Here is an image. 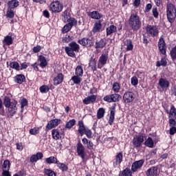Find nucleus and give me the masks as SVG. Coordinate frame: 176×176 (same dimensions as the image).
I'll list each match as a JSON object with an SVG mask.
<instances>
[{"instance_id":"1","label":"nucleus","mask_w":176,"mask_h":176,"mask_svg":"<svg viewBox=\"0 0 176 176\" xmlns=\"http://www.w3.org/2000/svg\"><path fill=\"white\" fill-rule=\"evenodd\" d=\"M129 24L133 31H138L141 28L142 23L138 13L132 12L129 19Z\"/></svg>"},{"instance_id":"2","label":"nucleus","mask_w":176,"mask_h":176,"mask_svg":"<svg viewBox=\"0 0 176 176\" xmlns=\"http://www.w3.org/2000/svg\"><path fill=\"white\" fill-rule=\"evenodd\" d=\"M4 105L6 108H8V115H10V116L16 115V113L17 112V107H16V105H17V101H11L8 96H5Z\"/></svg>"},{"instance_id":"3","label":"nucleus","mask_w":176,"mask_h":176,"mask_svg":"<svg viewBox=\"0 0 176 176\" xmlns=\"http://www.w3.org/2000/svg\"><path fill=\"white\" fill-rule=\"evenodd\" d=\"M166 17L169 23H173L175 21L176 18V8L175 6L171 3L166 4Z\"/></svg>"},{"instance_id":"4","label":"nucleus","mask_w":176,"mask_h":176,"mask_svg":"<svg viewBox=\"0 0 176 176\" xmlns=\"http://www.w3.org/2000/svg\"><path fill=\"white\" fill-rule=\"evenodd\" d=\"M80 49V47L78 45L76 42L73 41L69 44V47H65V52H66L67 56L69 57L76 58V53H78L79 50Z\"/></svg>"},{"instance_id":"5","label":"nucleus","mask_w":176,"mask_h":176,"mask_svg":"<svg viewBox=\"0 0 176 176\" xmlns=\"http://www.w3.org/2000/svg\"><path fill=\"white\" fill-rule=\"evenodd\" d=\"M145 138H146V136L144 133L137 135L134 136L132 143L135 148H140L142 145V142L145 141Z\"/></svg>"},{"instance_id":"6","label":"nucleus","mask_w":176,"mask_h":176,"mask_svg":"<svg viewBox=\"0 0 176 176\" xmlns=\"http://www.w3.org/2000/svg\"><path fill=\"white\" fill-rule=\"evenodd\" d=\"M76 151H77V153L78 155L80 156V157H81L83 163H85V162H86V151L85 148V146H83L82 144L80 143V142H78L77 145H76Z\"/></svg>"},{"instance_id":"7","label":"nucleus","mask_w":176,"mask_h":176,"mask_svg":"<svg viewBox=\"0 0 176 176\" xmlns=\"http://www.w3.org/2000/svg\"><path fill=\"white\" fill-rule=\"evenodd\" d=\"M64 6L60 1H54L50 3V9L52 13H60V12H63Z\"/></svg>"},{"instance_id":"8","label":"nucleus","mask_w":176,"mask_h":176,"mask_svg":"<svg viewBox=\"0 0 176 176\" xmlns=\"http://www.w3.org/2000/svg\"><path fill=\"white\" fill-rule=\"evenodd\" d=\"M146 34L149 36L155 38V36H158L159 35V29L155 25H147L146 27Z\"/></svg>"},{"instance_id":"9","label":"nucleus","mask_w":176,"mask_h":176,"mask_svg":"<svg viewBox=\"0 0 176 176\" xmlns=\"http://www.w3.org/2000/svg\"><path fill=\"white\" fill-rule=\"evenodd\" d=\"M1 176H12L10 174V162L9 160H5L3 163Z\"/></svg>"},{"instance_id":"10","label":"nucleus","mask_w":176,"mask_h":176,"mask_svg":"<svg viewBox=\"0 0 176 176\" xmlns=\"http://www.w3.org/2000/svg\"><path fill=\"white\" fill-rule=\"evenodd\" d=\"M108 61V51H104L98 59V68L101 69Z\"/></svg>"},{"instance_id":"11","label":"nucleus","mask_w":176,"mask_h":176,"mask_svg":"<svg viewBox=\"0 0 176 176\" xmlns=\"http://www.w3.org/2000/svg\"><path fill=\"white\" fill-rule=\"evenodd\" d=\"M78 43L81 45V46H85V47H91V46L94 45V43H93V40L87 37H85V38H82V39H79L78 41Z\"/></svg>"},{"instance_id":"12","label":"nucleus","mask_w":176,"mask_h":176,"mask_svg":"<svg viewBox=\"0 0 176 176\" xmlns=\"http://www.w3.org/2000/svg\"><path fill=\"white\" fill-rule=\"evenodd\" d=\"M144 163H145V160H140L138 161H135L132 164L131 171L133 173H135L138 170H140L142 166H144Z\"/></svg>"},{"instance_id":"13","label":"nucleus","mask_w":176,"mask_h":176,"mask_svg":"<svg viewBox=\"0 0 176 176\" xmlns=\"http://www.w3.org/2000/svg\"><path fill=\"white\" fill-rule=\"evenodd\" d=\"M158 49L162 54H166V50H167V47L166 46V41H164V38L163 37H160L158 41Z\"/></svg>"},{"instance_id":"14","label":"nucleus","mask_w":176,"mask_h":176,"mask_svg":"<svg viewBox=\"0 0 176 176\" xmlns=\"http://www.w3.org/2000/svg\"><path fill=\"white\" fill-rule=\"evenodd\" d=\"M60 123H61V119L55 118L48 122L46 126V129H47L48 130H52V129H54L55 127H57V126H58V124H60Z\"/></svg>"},{"instance_id":"15","label":"nucleus","mask_w":176,"mask_h":176,"mask_svg":"<svg viewBox=\"0 0 176 176\" xmlns=\"http://www.w3.org/2000/svg\"><path fill=\"white\" fill-rule=\"evenodd\" d=\"M160 173L157 166H152L146 171V176H157Z\"/></svg>"},{"instance_id":"16","label":"nucleus","mask_w":176,"mask_h":176,"mask_svg":"<svg viewBox=\"0 0 176 176\" xmlns=\"http://www.w3.org/2000/svg\"><path fill=\"white\" fill-rule=\"evenodd\" d=\"M123 100L125 102H133L134 101V94L131 91L125 92L123 96Z\"/></svg>"},{"instance_id":"17","label":"nucleus","mask_w":176,"mask_h":176,"mask_svg":"<svg viewBox=\"0 0 176 176\" xmlns=\"http://www.w3.org/2000/svg\"><path fill=\"white\" fill-rule=\"evenodd\" d=\"M158 86L161 87V89H168L170 87V81H168L166 78H161L158 82Z\"/></svg>"},{"instance_id":"18","label":"nucleus","mask_w":176,"mask_h":176,"mask_svg":"<svg viewBox=\"0 0 176 176\" xmlns=\"http://www.w3.org/2000/svg\"><path fill=\"white\" fill-rule=\"evenodd\" d=\"M123 162V153L120 152L116 155L115 161L113 162V167H118Z\"/></svg>"},{"instance_id":"19","label":"nucleus","mask_w":176,"mask_h":176,"mask_svg":"<svg viewBox=\"0 0 176 176\" xmlns=\"http://www.w3.org/2000/svg\"><path fill=\"white\" fill-rule=\"evenodd\" d=\"M97 100V96L96 95H91L89 96H87L85 98L82 102L85 105H89V104H93L94 102H96V100Z\"/></svg>"},{"instance_id":"20","label":"nucleus","mask_w":176,"mask_h":176,"mask_svg":"<svg viewBox=\"0 0 176 176\" xmlns=\"http://www.w3.org/2000/svg\"><path fill=\"white\" fill-rule=\"evenodd\" d=\"M87 15L89 17H91V19H94V20H100V19H102V14H101L98 11L87 12Z\"/></svg>"},{"instance_id":"21","label":"nucleus","mask_w":176,"mask_h":176,"mask_svg":"<svg viewBox=\"0 0 176 176\" xmlns=\"http://www.w3.org/2000/svg\"><path fill=\"white\" fill-rule=\"evenodd\" d=\"M53 80H54V85L58 86V85L63 83V80H64V75L60 73L54 78Z\"/></svg>"},{"instance_id":"22","label":"nucleus","mask_w":176,"mask_h":176,"mask_svg":"<svg viewBox=\"0 0 176 176\" xmlns=\"http://www.w3.org/2000/svg\"><path fill=\"white\" fill-rule=\"evenodd\" d=\"M52 135L54 140H61L63 133H61L58 129H53L52 131Z\"/></svg>"},{"instance_id":"23","label":"nucleus","mask_w":176,"mask_h":176,"mask_svg":"<svg viewBox=\"0 0 176 176\" xmlns=\"http://www.w3.org/2000/svg\"><path fill=\"white\" fill-rule=\"evenodd\" d=\"M107 45V41L104 39H100V41H96L95 43V49H104Z\"/></svg>"},{"instance_id":"24","label":"nucleus","mask_w":176,"mask_h":176,"mask_svg":"<svg viewBox=\"0 0 176 176\" xmlns=\"http://www.w3.org/2000/svg\"><path fill=\"white\" fill-rule=\"evenodd\" d=\"M78 132L82 136L83 135V134H85V131L87 129V128L85 127V124L83 123L82 120L78 121Z\"/></svg>"},{"instance_id":"25","label":"nucleus","mask_w":176,"mask_h":176,"mask_svg":"<svg viewBox=\"0 0 176 176\" xmlns=\"http://www.w3.org/2000/svg\"><path fill=\"white\" fill-rule=\"evenodd\" d=\"M38 61H40V67L42 68H46L47 67V60L46 58L43 55L38 56Z\"/></svg>"},{"instance_id":"26","label":"nucleus","mask_w":176,"mask_h":176,"mask_svg":"<svg viewBox=\"0 0 176 176\" xmlns=\"http://www.w3.org/2000/svg\"><path fill=\"white\" fill-rule=\"evenodd\" d=\"M43 157V154L42 153H37L36 155H32L30 157V162L35 163L38 160H41Z\"/></svg>"},{"instance_id":"27","label":"nucleus","mask_w":176,"mask_h":176,"mask_svg":"<svg viewBox=\"0 0 176 176\" xmlns=\"http://www.w3.org/2000/svg\"><path fill=\"white\" fill-rule=\"evenodd\" d=\"M124 47L126 48L127 52H129L130 50H133V42L130 39H126L124 41Z\"/></svg>"},{"instance_id":"28","label":"nucleus","mask_w":176,"mask_h":176,"mask_svg":"<svg viewBox=\"0 0 176 176\" xmlns=\"http://www.w3.org/2000/svg\"><path fill=\"white\" fill-rule=\"evenodd\" d=\"M102 28V25L101 24V21H98V22L95 23L92 31L94 34H96L97 32H100Z\"/></svg>"},{"instance_id":"29","label":"nucleus","mask_w":176,"mask_h":176,"mask_svg":"<svg viewBox=\"0 0 176 176\" xmlns=\"http://www.w3.org/2000/svg\"><path fill=\"white\" fill-rule=\"evenodd\" d=\"M3 45H6L7 46H10V45H13V38H12V35L9 34L8 36L4 37Z\"/></svg>"},{"instance_id":"30","label":"nucleus","mask_w":176,"mask_h":176,"mask_svg":"<svg viewBox=\"0 0 176 176\" xmlns=\"http://www.w3.org/2000/svg\"><path fill=\"white\" fill-rule=\"evenodd\" d=\"M116 31H118V28L114 25H111L107 28V36H109V35H112V34H115Z\"/></svg>"},{"instance_id":"31","label":"nucleus","mask_w":176,"mask_h":176,"mask_svg":"<svg viewBox=\"0 0 176 176\" xmlns=\"http://www.w3.org/2000/svg\"><path fill=\"white\" fill-rule=\"evenodd\" d=\"M25 81V76L23 74H17L15 77H14V82L16 83H19V85H21V83H23V82Z\"/></svg>"},{"instance_id":"32","label":"nucleus","mask_w":176,"mask_h":176,"mask_svg":"<svg viewBox=\"0 0 176 176\" xmlns=\"http://www.w3.org/2000/svg\"><path fill=\"white\" fill-rule=\"evenodd\" d=\"M168 113H169L168 119H176V109L174 105L170 106V112H168Z\"/></svg>"},{"instance_id":"33","label":"nucleus","mask_w":176,"mask_h":176,"mask_svg":"<svg viewBox=\"0 0 176 176\" xmlns=\"http://www.w3.org/2000/svg\"><path fill=\"white\" fill-rule=\"evenodd\" d=\"M119 176H133V172H131L130 168H126L120 172Z\"/></svg>"},{"instance_id":"34","label":"nucleus","mask_w":176,"mask_h":176,"mask_svg":"<svg viewBox=\"0 0 176 176\" xmlns=\"http://www.w3.org/2000/svg\"><path fill=\"white\" fill-rule=\"evenodd\" d=\"M144 145L148 146V148H154L155 147V142L152 138H148L144 142Z\"/></svg>"},{"instance_id":"35","label":"nucleus","mask_w":176,"mask_h":176,"mask_svg":"<svg viewBox=\"0 0 176 176\" xmlns=\"http://www.w3.org/2000/svg\"><path fill=\"white\" fill-rule=\"evenodd\" d=\"M115 109H113L110 111V116L109 119V124L110 126H112L113 124V122L115 121V113H116Z\"/></svg>"},{"instance_id":"36","label":"nucleus","mask_w":176,"mask_h":176,"mask_svg":"<svg viewBox=\"0 0 176 176\" xmlns=\"http://www.w3.org/2000/svg\"><path fill=\"white\" fill-rule=\"evenodd\" d=\"M19 6V1L17 0H12L8 1V9H14V8H17Z\"/></svg>"},{"instance_id":"37","label":"nucleus","mask_w":176,"mask_h":176,"mask_svg":"<svg viewBox=\"0 0 176 176\" xmlns=\"http://www.w3.org/2000/svg\"><path fill=\"white\" fill-rule=\"evenodd\" d=\"M45 162H46L47 164H57L58 160H57V158H56L53 156H51L48 158H46Z\"/></svg>"},{"instance_id":"38","label":"nucleus","mask_w":176,"mask_h":176,"mask_svg":"<svg viewBox=\"0 0 176 176\" xmlns=\"http://www.w3.org/2000/svg\"><path fill=\"white\" fill-rule=\"evenodd\" d=\"M71 80H72L75 85H80V82H82V76L78 75L73 76Z\"/></svg>"},{"instance_id":"39","label":"nucleus","mask_w":176,"mask_h":176,"mask_svg":"<svg viewBox=\"0 0 176 176\" xmlns=\"http://www.w3.org/2000/svg\"><path fill=\"white\" fill-rule=\"evenodd\" d=\"M120 83L115 82L113 83L112 90L114 91V93H119V91H120Z\"/></svg>"},{"instance_id":"40","label":"nucleus","mask_w":176,"mask_h":176,"mask_svg":"<svg viewBox=\"0 0 176 176\" xmlns=\"http://www.w3.org/2000/svg\"><path fill=\"white\" fill-rule=\"evenodd\" d=\"M105 115V109L99 108L97 111V119H102Z\"/></svg>"},{"instance_id":"41","label":"nucleus","mask_w":176,"mask_h":176,"mask_svg":"<svg viewBox=\"0 0 176 176\" xmlns=\"http://www.w3.org/2000/svg\"><path fill=\"white\" fill-rule=\"evenodd\" d=\"M76 124V120L75 119L70 120L65 124V129H68V130H71V128Z\"/></svg>"},{"instance_id":"42","label":"nucleus","mask_w":176,"mask_h":176,"mask_svg":"<svg viewBox=\"0 0 176 176\" xmlns=\"http://www.w3.org/2000/svg\"><path fill=\"white\" fill-rule=\"evenodd\" d=\"M75 74L78 76H83V66L78 65L76 68Z\"/></svg>"},{"instance_id":"43","label":"nucleus","mask_w":176,"mask_h":176,"mask_svg":"<svg viewBox=\"0 0 176 176\" xmlns=\"http://www.w3.org/2000/svg\"><path fill=\"white\" fill-rule=\"evenodd\" d=\"M14 11L12 8H8L6 16L8 19H13L14 17Z\"/></svg>"},{"instance_id":"44","label":"nucleus","mask_w":176,"mask_h":176,"mask_svg":"<svg viewBox=\"0 0 176 176\" xmlns=\"http://www.w3.org/2000/svg\"><path fill=\"white\" fill-rule=\"evenodd\" d=\"M89 67L94 71H97V62L96 59H91L89 62Z\"/></svg>"},{"instance_id":"45","label":"nucleus","mask_w":176,"mask_h":176,"mask_svg":"<svg viewBox=\"0 0 176 176\" xmlns=\"http://www.w3.org/2000/svg\"><path fill=\"white\" fill-rule=\"evenodd\" d=\"M58 168L61 170L62 171H67L68 170V166L64 163L58 162L56 163Z\"/></svg>"},{"instance_id":"46","label":"nucleus","mask_w":176,"mask_h":176,"mask_svg":"<svg viewBox=\"0 0 176 176\" xmlns=\"http://www.w3.org/2000/svg\"><path fill=\"white\" fill-rule=\"evenodd\" d=\"M66 23H67V25H69L70 27H74V25H76L77 21L75 18H69V19L66 20Z\"/></svg>"},{"instance_id":"47","label":"nucleus","mask_w":176,"mask_h":176,"mask_svg":"<svg viewBox=\"0 0 176 176\" xmlns=\"http://www.w3.org/2000/svg\"><path fill=\"white\" fill-rule=\"evenodd\" d=\"M10 68L16 69V71H20V65L18 62L14 61L10 63Z\"/></svg>"},{"instance_id":"48","label":"nucleus","mask_w":176,"mask_h":176,"mask_svg":"<svg viewBox=\"0 0 176 176\" xmlns=\"http://www.w3.org/2000/svg\"><path fill=\"white\" fill-rule=\"evenodd\" d=\"M62 16L63 17V20L65 23H67V20L71 19V16H69V12H68V10H65L62 13Z\"/></svg>"},{"instance_id":"49","label":"nucleus","mask_w":176,"mask_h":176,"mask_svg":"<svg viewBox=\"0 0 176 176\" xmlns=\"http://www.w3.org/2000/svg\"><path fill=\"white\" fill-rule=\"evenodd\" d=\"M111 96L112 102H118V101H119V98H122V96L118 94H111Z\"/></svg>"},{"instance_id":"50","label":"nucleus","mask_w":176,"mask_h":176,"mask_svg":"<svg viewBox=\"0 0 176 176\" xmlns=\"http://www.w3.org/2000/svg\"><path fill=\"white\" fill-rule=\"evenodd\" d=\"M39 90L41 93H42L43 94H45L50 90V88L47 85H43L40 87Z\"/></svg>"},{"instance_id":"51","label":"nucleus","mask_w":176,"mask_h":176,"mask_svg":"<svg viewBox=\"0 0 176 176\" xmlns=\"http://www.w3.org/2000/svg\"><path fill=\"white\" fill-rule=\"evenodd\" d=\"M43 173H44V175L56 176V173H54V171H53L50 169L45 168Z\"/></svg>"},{"instance_id":"52","label":"nucleus","mask_w":176,"mask_h":176,"mask_svg":"<svg viewBox=\"0 0 176 176\" xmlns=\"http://www.w3.org/2000/svg\"><path fill=\"white\" fill-rule=\"evenodd\" d=\"M72 30V28L69 25L66 24L62 29V34H67V32H69Z\"/></svg>"},{"instance_id":"53","label":"nucleus","mask_w":176,"mask_h":176,"mask_svg":"<svg viewBox=\"0 0 176 176\" xmlns=\"http://www.w3.org/2000/svg\"><path fill=\"white\" fill-rule=\"evenodd\" d=\"M39 127H34L33 129H31L30 130V134H31L32 135H35L36 134H39Z\"/></svg>"},{"instance_id":"54","label":"nucleus","mask_w":176,"mask_h":176,"mask_svg":"<svg viewBox=\"0 0 176 176\" xmlns=\"http://www.w3.org/2000/svg\"><path fill=\"white\" fill-rule=\"evenodd\" d=\"M170 54L172 60H176V46L172 48Z\"/></svg>"},{"instance_id":"55","label":"nucleus","mask_w":176,"mask_h":176,"mask_svg":"<svg viewBox=\"0 0 176 176\" xmlns=\"http://www.w3.org/2000/svg\"><path fill=\"white\" fill-rule=\"evenodd\" d=\"M84 134L87 135V138H92L93 135V132H91V130L87 129H85V131H84Z\"/></svg>"},{"instance_id":"56","label":"nucleus","mask_w":176,"mask_h":176,"mask_svg":"<svg viewBox=\"0 0 176 176\" xmlns=\"http://www.w3.org/2000/svg\"><path fill=\"white\" fill-rule=\"evenodd\" d=\"M175 119L176 118H169L168 123H169L170 127H175L176 126Z\"/></svg>"},{"instance_id":"57","label":"nucleus","mask_w":176,"mask_h":176,"mask_svg":"<svg viewBox=\"0 0 176 176\" xmlns=\"http://www.w3.org/2000/svg\"><path fill=\"white\" fill-rule=\"evenodd\" d=\"M152 13H153V16L155 19H157L159 17V12H157V8L156 7L153 8Z\"/></svg>"},{"instance_id":"58","label":"nucleus","mask_w":176,"mask_h":176,"mask_svg":"<svg viewBox=\"0 0 176 176\" xmlns=\"http://www.w3.org/2000/svg\"><path fill=\"white\" fill-rule=\"evenodd\" d=\"M131 82L133 86H137L138 85V78L136 76H133L131 78Z\"/></svg>"},{"instance_id":"59","label":"nucleus","mask_w":176,"mask_h":176,"mask_svg":"<svg viewBox=\"0 0 176 176\" xmlns=\"http://www.w3.org/2000/svg\"><path fill=\"white\" fill-rule=\"evenodd\" d=\"M21 108H24V107H27V105H28V100H27V99L25 98H23L21 100Z\"/></svg>"},{"instance_id":"60","label":"nucleus","mask_w":176,"mask_h":176,"mask_svg":"<svg viewBox=\"0 0 176 176\" xmlns=\"http://www.w3.org/2000/svg\"><path fill=\"white\" fill-rule=\"evenodd\" d=\"M152 9V3H148L146 5L144 12L145 13H148L151 12V10Z\"/></svg>"},{"instance_id":"61","label":"nucleus","mask_w":176,"mask_h":176,"mask_svg":"<svg viewBox=\"0 0 176 176\" xmlns=\"http://www.w3.org/2000/svg\"><path fill=\"white\" fill-rule=\"evenodd\" d=\"M42 50V47L41 45H36V47H33V52L34 53H39Z\"/></svg>"},{"instance_id":"62","label":"nucleus","mask_w":176,"mask_h":176,"mask_svg":"<svg viewBox=\"0 0 176 176\" xmlns=\"http://www.w3.org/2000/svg\"><path fill=\"white\" fill-rule=\"evenodd\" d=\"M176 133V126H170V129L169 130V134L170 135H174Z\"/></svg>"},{"instance_id":"63","label":"nucleus","mask_w":176,"mask_h":176,"mask_svg":"<svg viewBox=\"0 0 176 176\" xmlns=\"http://www.w3.org/2000/svg\"><path fill=\"white\" fill-rule=\"evenodd\" d=\"M104 101H107V102H112V98L111 95H107L104 97L103 98Z\"/></svg>"},{"instance_id":"64","label":"nucleus","mask_w":176,"mask_h":176,"mask_svg":"<svg viewBox=\"0 0 176 176\" xmlns=\"http://www.w3.org/2000/svg\"><path fill=\"white\" fill-rule=\"evenodd\" d=\"M31 67L36 72L39 71V65L36 63L31 65Z\"/></svg>"}]
</instances>
